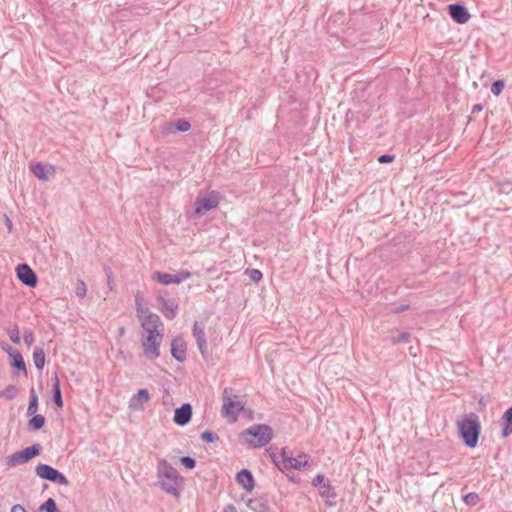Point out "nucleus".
<instances>
[{
  "label": "nucleus",
  "mask_w": 512,
  "mask_h": 512,
  "mask_svg": "<svg viewBox=\"0 0 512 512\" xmlns=\"http://www.w3.org/2000/svg\"><path fill=\"white\" fill-rule=\"evenodd\" d=\"M86 284L82 280H78L76 287H75V293L78 297L83 298L86 295Z\"/></svg>",
  "instance_id": "obj_38"
},
{
  "label": "nucleus",
  "mask_w": 512,
  "mask_h": 512,
  "mask_svg": "<svg viewBox=\"0 0 512 512\" xmlns=\"http://www.w3.org/2000/svg\"><path fill=\"white\" fill-rule=\"evenodd\" d=\"M200 438L202 441H204L206 443H213V442L219 440V436L210 430H206V431L202 432L200 435Z\"/></svg>",
  "instance_id": "obj_34"
},
{
  "label": "nucleus",
  "mask_w": 512,
  "mask_h": 512,
  "mask_svg": "<svg viewBox=\"0 0 512 512\" xmlns=\"http://www.w3.org/2000/svg\"><path fill=\"white\" fill-rule=\"evenodd\" d=\"M139 320L141 321V326L147 333H149V331H153V333H159L157 328L162 323L160 317L157 314L149 312L140 317Z\"/></svg>",
  "instance_id": "obj_17"
},
{
  "label": "nucleus",
  "mask_w": 512,
  "mask_h": 512,
  "mask_svg": "<svg viewBox=\"0 0 512 512\" xmlns=\"http://www.w3.org/2000/svg\"><path fill=\"white\" fill-rule=\"evenodd\" d=\"M448 14L451 19L458 24H465L470 19L468 9L460 3H452L448 5Z\"/></svg>",
  "instance_id": "obj_12"
},
{
  "label": "nucleus",
  "mask_w": 512,
  "mask_h": 512,
  "mask_svg": "<svg viewBox=\"0 0 512 512\" xmlns=\"http://www.w3.org/2000/svg\"><path fill=\"white\" fill-rule=\"evenodd\" d=\"M191 124L188 120L184 118H179L173 122L169 123V126L167 127L168 132H186L190 130Z\"/></svg>",
  "instance_id": "obj_22"
},
{
  "label": "nucleus",
  "mask_w": 512,
  "mask_h": 512,
  "mask_svg": "<svg viewBox=\"0 0 512 512\" xmlns=\"http://www.w3.org/2000/svg\"><path fill=\"white\" fill-rule=\"evenodd\" d=\"M23 340L27 346H31L34 343L35 337L31 329L24 330Z\"/></svg>",
  "instance_id": "obj_40"
},
{
  "label": "nucleus",
  "mask_w": 512,
  "mask_h": 512,
  "mask_svg": "<svg viewBox=\"0 0 512 512\" xmlns=\"http://www.w3.org/2000/svg\"><path fill=\"white\" fill-rule=\"evenodd\" d=\"M104 273L107 277L108 288L110 291H112L113 290V273H112L111 268H109L108 266H104Z\"/></svg>",
  "instance_id": "obj_42"
},
{
  "label": "nucleus",
  "mask_w": 512,
  "mask_h": 512,
  "mask_svg": "<svg viewBox=\"0 0 512 512\" xmlns=\"http://www.w3.org/2000/svg\"><path fill=\"white\" fill-rule=\"evenodd\" d=\"M241 436L251 437L243 440L247 447L261 448L273 439L274 433L273 429L267 424H254L242 431Z\"/></svg>",
  "instance_id": "obj_3"
},
{
  "label": "nucleus",
  "mask_w": 512,
  "mask_h": 512,
  "mask_svg": "<svg viewBox=\"0 0 512 512\" xmlns=\"http://www.w3.org/2000/svg\"><path fill=\"white\" fill-rule=\"evenodd\" d=\"M40 512H60L57 507V504L53 498H48L43 504L39 507Z\"/></svg>",
  "instance_id": "obj_30"
},
{
  "label": "nucleus",
  "mask_w": 512,
  "mask_h": 512,
  "mask_svg": "<svg viewBox=\"0 0 512 512\" xmlns=\"http://www.w3.org/2000/svg\"><path fill=\"white\" fill-rule=\"evenodd\" d=\"M30 171L33 173L35 177H37L40 180H46L47 179V171L45 166L38 162L30 166Z\"/></svg>",
  "instance_id": "obj_26"
},
{
  "label": "nucleus",
  "mask_w": 512,
  "mask_h": 512,
  "mask_svg": "<svg viewBox=\"0 0 512 512\" xmlns=\"http://www.w3.org/2000/svg\"><path fill=\"white\" fill-rule=\"evenodd\" d=\"M11 512H26L25 508L20 505V504H15L12 509H11Z\"/></svg>",
  "instance_id": "obj_47"
},
{
  "label": "nucleus",
  "mask_w": 512,
  "mask_h": 512,
  "mask_svg": "<svg viewBox=\"0 0 512 512\" xmlns=\"http://www.w3.org/2000/svg\"><path fill=\"white\" fill-rule=\"evenodd\" d=\"M463 501L468 506H476L480 501V497L476 492H470L463 496Z\"/></svg>",
  "instance_id": "obj_32"
},
{
  "label": "nucleus",
  "mask_w": 512,
  "mask_h": 512,
  "mask_svg": "<svg viewBox=\"0 0 512 512\" xmlns=\"http://www.w3.org/2000/svg\"><path fill=\"white\" fill-rule=\"evenodd\" d=\"M504 87H505V82L503 80H501V79L496 80L491 85V92L495 96H499L502 93Z\"/></svg>",
  "instance_id": "obj_35"
},
{
  "label": "nucleus",
  "mask_w": 512,
  "mask_h": 512,
  "mask_svg": "<svg viewBox=\"0 0 512 512\" xmlns=\"http://www.w3.org/2000/svg\"><path fill=\"white\" fill-rule=\"evenodd\" d=\"M192 334L194 338L196 339V343L198 346V349L204 359L208 358V352H207V342H206V336L205 331L202 326L199 325V323L196 321L193 324L192 327Z\"/></svg>",
  "instance_id": "obj_16"
},
{
  "label": "nucleus",
  "mask_w": 512,
  "mask_h": 512,
  "mask_svg": "<svg viewBox=\"0 0 512 512\" xmlns=\"http://www.w3.org/2000/svg\"><path fill=\"white\" fill-rule=\"evenodd\" d=\"M218 193L212 191L209 195L197 198L194 202V212L196 214H203L219 205Z\"/></svg>",
  "instance_id": "obj_10"
},
{
  "label": "nucleus",
  "mask_w": 512,
  "mask_h": 512,
  "mask_svg": "<svg viewBox=\"0 0 512 512\" xmlns=\"http://www.w3.org/2000/svg\"><path fill=\"white\" fill-rule=\"evenodd\" d=\"M222 400V416L227 417L230 422L237 421L240 413L244 410V403L239 400V396L233 394L231 388L224 389Z\"/></svg>",
  "instance_id": "obj_4"
},
{
  "label": "nucleus",
  "mask_w": 512,
  "mask_h": 512,
  "mask_svg": "<svg viewBox=\"0 0 512 512\" xmlns=\"http://www.w3.org/2000/svg\"><path fill=\"white\" fill-rule=\"evenodd\" d=\"M4 222H5V226L7 227L8 232L11 233L13 230V223L7 214H4Z\"/></svg>",
  "instance_id": "obj_45"
},
{
  "label": "nucleus",
  "mask_w": 512,
  "mask_h": 512,
  "mask_svg": "<svg viewBox=\"0 0 512 512\" xmlns=\"http://www.w3.org/2000/svg\"><path fill=\"white\" fill-rule=\"evenodd\" d=\"M319 495L322 498H326L327 499L326 504L328 506H334L335 505V501L334 500L337 497V492H336L335 488L329 482L323 483V485L320 486Z\"/></svg>",
  "instance_id": "obj_19"
},
{
  "label": "nucleus",
  "mask_w": 512,
  "mask_h": 512,
  "mask_svg": "<svg viewBox=\"0 0 512 512\" xmlns=\"http://www.w3.org/2000/svg\"><path fill=\"white\" fill-rule=\"evenodd\" d=\"M42 451V446L38 443L17 451L5 458V464L8 467H16L21 464L29 462L31 459L38 456Z\"/></svg>",
  "instance_id": "obj_5"
},
{
  "label": "nucleus",
  "mask_w": 512,
  "mask_h": 512,
  "mask_svg": "<svg viewBox=\"0 0 512 512\" xmlns=\"http://www.w3.org/2000/svg\"><path fill=\"white\" fill-rule=\"evenodd\" d=\"M483 105L481 103H478V104H475L473 107H472V113H478V112H481L483 110Z\"/></svg>",
  "instance_id": "obj_48"
},
{
  "label": "nucleus",
  "mask_w": 512,
  "mask_h": 512,
  "mask_svg": "<svg viewBox=\"0 0 512 512\" xmlns=\"http://www.w3.org/2000/svg\"><path fill=\"white\" fill-rule=\"evenodd\" d=\"M157 474L160 488L167 494L178 498L180 493L178 491L177 470L168 461L162 459L158 463Z\"/></svg>",
  "instance_id": "obj_2"
},
{
  "label": "nucleus",
  "mask_w": 512,
  "mask_h": 512,
  "mask_svg": "<svg viewBox=\"0 0 512 512\" xmlns=\"http://www.w3.org/2000/svg\"><path fill=\"white\" fill-rule=\"evenodd\" d=\"M409 307H410V306H409L408 304H401V305H399V306H396V307L393 309V313H395V314L402 313V312H404V311L408 310V309H409Z\"/></svg>",
  "instance_id": "obj_46"
},
{
  "label": "nucleus",
  "mask_w": 512,
  "mask_h": 512,
  "mask_svg": "<svg viewBox=\"0 0 512 512\" xmlns=\"http://www.w3.org/2000/svg\"><path fill=\"white\" fill-rule=\"evenodd\" d=\"M157 301L161 312L167 319L173 320L177 316L179 307L174 299H166L162 294H159Z\"/></svg>",
  "instance_id": "obj_13"
},
{
  "label": "nucleus",
  "mask_w": 512,
  "mask_h": 512,
  "mask_svg": "<svg viewBox=\"0 0 512 512\" xmlns=\"http://www.w3.org/2000/svg\"><path fill=\"white\" fill-rule=\"evenodd\" d=\"M2 349L8 353L11 357V373L13 376L18 375L19 372H22L24 376H27L26 364L23 359L22 354L17 350L6 344L2 345Z\"/></svg>",
  "instance_id": "obj_8"
},
{
  "label": "nucleus",
  "mask_w": 512,
  "mask_h": 512,
  "mask_svg": "<svg viewBox=\"0 0 512 512\" xmlns=\"http://www.w3.org/2000/svg\"><path fill=\"white\" fill-rule=\"evenodd\" d=\"M395 159V155L393 154H382L378 157V162L380 164L390 163Z\"/></svg>",
  "instance_id": "obj_43"
},
{
  "label": "nucleus",
  "mask_w": 512,
  "mask_h": 512,
  "mask_svg": "<svg viewBox=\"0 0 512 512\" xmlns=\"http://www.w3.org/2000/svg\"><path fill=\"white\" fill-rule=\"evenodd\" d=\"M222 512H237V510L235 506H233L232 504H228L223 508Z\"/></svg>",
  "instance_id": "obj_49"
},
{
  "label": "nucleus",
  "mask_w": 512,
  "mask_h": 512,
  "mask_svg": "<svg viewBox=\"0 0 512 512\" xmlns=\"http://www.w3.org/2000/svg\"><path fill=\"white\" fill-rule=\"evenodd\" d=\"M53 384H52V401L57 406V408L62 409L64 406L62 392H61V386L58 376L55 374L52 378Z\"/></svg>",
  "instance_id": "obj_21"
},
{
  "label": "nucleus",
  "mask_w": 512,
  "mask_h": 512,
  "mask_svg": "<svg viewBox=\"0 0 512 512\" xmlns=\"http://www.w3.org/2000/svg\"><path fill=\"white\" fill-rule=\"evenodd\" d=\"M236 482L247 492H251L255 487L254 476L248 469H242L236 474Z\"/></svg>",
  "instance_id": "obj_18"
},
{
  "label": "nucleus",
  "mask_w": 512,
  "mask_h": 512,
  "mask_svg": "<svg viewBox=\"0 0 512 512\" xmlns=\"http://www.w3.org/2000/svg\"><path fill=\"white\" fill-rule=\"evenodd\" d=\"M411 334L409 332H401L393 338V343H407L410 341Z\"/></svg>",
  "instance_id": "obj_39"
},
{
  "label": "nucleus",
  "mask_w": 512,
  "mask_h": 512,
  "mask_svg": "<svg viewBox=\"0 0 512 512\" xmlns=\"http://www.w3.org/2000/svg\"><path fill=\"white\" fill-rule=\"evenodd\" d=\"M35 473L41 479L48 480L53 483H57L60 485H68L69 480L67 477L60 472L59 470L53 468L48 464L40 463L35 468Z\"/></svg>",
  "instance_id": "obj_6"
},
{
  "label": "nucleus",
  "mask_w": 512,
  "mask_h": 512,
  "mask_svg": "<svg viewBox=\"0 0 512 512\" xmlns=\"http://www.w3.org/2000/svg\"><path fill=\"white\" fill-rule=\"evenodd\" d=\"M190 277L191 272L189 271H180L177 274L156 271L152 274V279L163 285L179 284Z\"/></svg>",
  "instance_id": "obj_9"
},
{
  "label": "nucleus",
  "mask_w": 512,
  "mask_h": 512,
  "mask_svg": "<svg viewBox=\"0 0 512 512\" xmlns=\"http://www.w3.org/2000/svg\"><path fill=\"white\" fill-rule=\"evenodd\" d=\"M33 362L36 369L41 372L46 363L45 352L42 347H35L33 352Z\"/></svg>",
  "instance_id": "obj_24"
},
{
  "label": "nucleus",
  "mask_w": 512,
  "mask_h": 512,
  "mask_svg": "<svg viewBox=\"0 0 512 512\" xmlns=\"http://www.w3.org/2000/svg\"><path fill=\"white\" fill-rule=\"evenodd\" d=\"M308 456L306 454L299 455L298 457H292L286 459V465L284 469H295L301 470L308 466Z\"/></svg>",
  "instance_id": "obj_20"
},
{
  "label": "nucleus",
  "mask_w": 512,
  "mask_h": 512,
  "mask_svg": "<svg viewBox=\"0 0 512 512\" xmlns=\"http://www.w3.org/2000/svg\"><path fill=\"white\" fill-rule=\"evenodd\" d=\"M323 483H326L325 476L323 474H317L312 480V485L314 487H318L319 489L320 486L323 485Z\"/></svg>",
  "instance_id": "obj_44"
},
{
  "label": "nucleus",
  "mask_w": 512,
  "mask_h": 512,
  "mask_svg": "<svg viewBox=\"0 0 512 512\" xmlns=\"http://www.w3.org/2000/svg\"><path fill=\"white\" fill-rule=\"evenodd\" d=\"M502 420V437L506 438L512 433V406L504 412Z\"/></svg>",
  "instance_id": "obj_23"
},
{
  "label": "nucleus",
  "mask_w": 512,
  "mask_h": 512,
  "mask_svg": "<svg viewBox=\"0 0 512 512\" xmlns=\"http://www.w3.org/2000/svg\"><path fill=\"white\" fill-rule=\"evenodd\" d=\"M18 280L29 288H35L38 283V277L33 269L26 263L18 264L16 267Z\"/></svg>",
  "instance_id": "obj_11"
},
{
  "label": "nucleus",
  "mask_w": 512,
  "mask_h": 512,
  "mask_svg": "<svg viewBox=\"0 0 512 512\" xmlns=\"http://www.w3.org/2000/svg\"><path fill=\"white\" fill-rule=\"evenodd\" d=\"M163 335L160 333H153V331H149L147 336L142 341V347L144 350L145 356L150 360H155L159 357V347L161 344Z\"/></svg>",
  "instance_id": "obj_7"
},
{
  "label": "nucleus",
  "mask_w": 512,
  "mask_h": 512,
  "mask_svg": "<svg viewBox=\"0 0 512 512\" xmlns=\"http://www.w3.org/2000/svg\"><path fill=\"white\" fill-rule=\"evenodd\" d=\"M18 388L15 385H8L4 390L0 391V398L12 400L16 397Z\"/></svg>",
  "instance_id": "obj_31"
},
{
  "label": "nucleus",
  "mask_w": 512,
  "mask_h": 512,
  "mask_svg": "<svg viewBox=\"0 0 512 512\" xmlns=\"http://www.w3.org/2000/svg\"><path fill=\"white\" fill-rule=\"evenodd\" d=\"M187 345L183 337L177 336L171 341V355L172 357L182 363L186 360Z\"/></svg>",
  "instance_id": "obj_14"
},
{
  "label": "nucleus",
  "mask_w": 512,
  "mask_h": 512,
  "mask_svg": "<svg viewBox=\"0 0 512 512\" xmlns=\"http://www.w3.org/2000/svg\"><path fill=\"white\" fill-rule=\"evenodd\" d=\"M192 418V406L190 403H184L174 411L173 421L179 426L187 425Z\"/></svg>",
  "instance_id": "obj_15"
},
{
  "label": "nucleus",
  "mask_w": 512,
  "mask_h": 512,
  "mask_svg": "<svg viewBox=\"0 0 512 512\" xmlns=\"http://www.w3.org/2000/svg\"><path fill=\"white\" fill-rule=\"evenodd\" d=\"M28 421V429L31 431H38L45 425V417L41 414H33Z\"/></svg>",
  "instance_id": "obj_25"
},
{
  "label": "nucleus",
  "mask_w": 512,
  "mask_h": 512,
  "mask_svg": "<svg viewBox=\"0 0 512 512\" xmlns=\"http://www.w3.org/2000/svg\"><path fill=\"white\" fill-rule=\"evenodd\" d=\"M150 398L149 392L147 389H139L138 392L133 396V400H141L148 401Z\"/></svg>",
  "instance_id": "obj_41"
},
{
  "label": "nucleus",
  "mask_w": 512,
  "mask_h": 512,
  "mask_svg": "<svg viewBox=\"0 0 512 512\" xmlns=\"http://www.w3.org/2000/svg\"><path fill=\"white\" fill-rule=\"evenodd\" d=\"M8 334H9L10 340L14 344L20 343V331H19L18 325L15 324L14 327L9 331Z\"/></svg>",
  "instance_id": "obj_37"
},
{
  "label": "nucleus",
  "mask_w": 512,
  "mask_h": 512,
  "mask_svg": "<svg viewBox=\"0 0 512 512\" xmlns=\"http://www.w3.org/2000/svg\"><path fill=\"white\" fill-rule=\"evenodd\" d=\"M458 435L468 448H474L478 444L481 433V424L478 415L470 413L457 420Z\"/></svg>",
  "instance_id": "obj_1"
},
{
  "label": "nucleus",
  "mask_w": 512,
  "mask_h": 512,
  "mask_svg": "<svg viewBox=\"0 0 512 512\" xmlns=\"http://www.w3.org/2000/svg\"><path fill=\"white\" fill-rule=\"evenodd\" d=\"M271 457L276 466L280 467V465H282V467H284L286 465V459L292 458L293 456L289 454L287 448H283L278 456L272 454Z\"/></svg>",
  "instance_id": "obj_27"
},
{
  "label": "nucleus",
  "mask_w": 512,
  "mask_h": 512,
  "mask_svg": "<svg viewBox=\"0 0 512 512\" xmlns=\"http://www.w3.org/2000/svg\"><path fill=\"white\" fill-rule=\"evenodd\" d=\"M38 404H39L38 396H37L34 388H31L30 399H29V404H28V408H27V415L35 414L38 409Z\"/></svg>",
  "instance_id": "obj_28"
},
{
  "label": "nucleus",
  "mask_w": 512,
  "mask_h": 512,
  "mask_svg": "<svg viewBox=\"0 0 512 512\" xmlns=\"http://www.w3.org/2000/svg\"><path fill=\"white\" fill-rule=\"evenodd\" d=\"M180 463L186 468V469H193L196 466V460L191 456H182L180 458Z\"/></svg>",
  "instance_id": "obj_36"
},
{
  "label": "nucleus",
  "mask_w": 512,
  "mask_h": 512,
  "mask_svg": "<svg viewBox=\"0 0 512 512\" xmlns=\"http://www.w3.org/2000/svg\"><path fill=\"white\" fill-rule=\"evenodd\" d=\"M245 274L248 275V277L250 278V280L254 283H258L262 277H263V274L260 270L258 269H246L245 271Z\"/></svg>",
  "instance_id": "obj_33"
},
{
  "label": "nucleus",
  "mask_w": 512,
  "mask_h": 512,
  "mask_svg": "<svg viewBox=\"0 0 512 512\" xmlns=\"http://www.w3.org/2000/svg\"><path fill=\"white\" fill-rule=\"evenodd\" d=\"M135 308L138 318L150 312L148 308L144 307L143 297L140 292H137L135 295Z\"/></svg>",
  "instance_id": "obj_29"
}]
</instances>
